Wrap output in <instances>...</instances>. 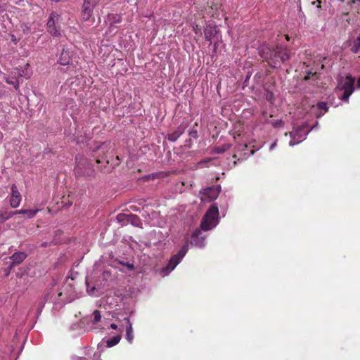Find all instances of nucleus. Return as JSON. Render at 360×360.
<instances>
[{"mask_svg": "<svg viewBox=\"0 0 360 360\" xmlns=\"http://www.w3.org/2000/svg\"><path fill=\"white\" fill-rule=\"evenodd\" d=\"M258 53L259 56L274 69L281 68V65L291 57L290 49L281 44L275 46L263 44L259 47Z\"/></svg>", "mask_w": 360, "mask_h": 360, "instance_id": "obj_1", "label": "nucleus"}, {"mask_svg": "<svg viewBox=\"0 0 360 360\" xmlns=\"http://www.w3.org/2000/svg\"><path fill=\"white\" fill-rule=\"evenodd\" d=\"M76 165L74 173L76 177H89L94 176L95 171L91 162L83 155L75 157Z\"/></svg>", "mask_w": 360, "mask_h": 360, "instance_id": "obj_2", "label": "nucleus"}, {"mask_svg": "<svg viewBox=\"0 0 360 360\" xmlns=\"http://www.w3.org/2000/svg\"><path fill=\"white\" fill-rule=\"evenodd\" d=\"M219 223V208L217 203H213L203 216L200 227L204 231H209Z\"/></svg>", "mask_w": 360, "mask_h": 360, "instance_id": "obj_3", "label": "nucleus"}, {"mask_svg": "<svg viewBox=\"0 0 360 360\" xmlns=\"http://www.w3.org/2000/svg\"><path fill=\"white\" fill-rule=\"evenodd\" d=\"M307 124H303L297 127H293L292 131L289 133L290 137V141L289 142L290 146H294L306 139L307 134L309 133V131H307Z\"/></svg>", "mask_w": 360, "mask_h": 360, "instance_id": "obj_4", "label": "nucleus"}, {"mask_svg": "<svg viewBox=\"0 0 360 360\" xmlns=\"http://www.w3.org/2000/svg\"><path fill=\"white\" fill-rule=\"evenodd\" d=\"M188 250V241L181 247L178 253L174 255L169 259L167 266L162 269V271H171L181 262Z\"/></svg>", "mask_w": 360, "mask_h": 360, "instance_id": "obj_5", "label": "nucleus"}, {"mask_svg": "<svg viewBox=\"0 0 360 360\" xmlns=\"http://www.w3.org/2000/svg\"><path fill=\"white\" fill-rule=\"evenodd\" d=\"M221 186L214 185L202 188L200 191V199L203 202H212L217 198L221 192Z\"/></svg>", "mask_w": 360, "mask_h": 360, "instance_id": "obj_6", "label": "nucleus"}, {"mask_svg": "<svg viewBox=\"0 0 360 360\" xmlns=\"http://www.w3.org/2000/svg\"><path fill=\"white\" fill-rule=\"evenodd\" d=\"M60 18V15L54 11H52L46 22V29L48 32L54 37H59L61 33L59 27L56 26V21Z\"/></svg>", "mask_w": 360, "mask_h": 360, "instance_id": "obj_7", "label": "nucleus"}, {"mask_svg": "<svg viewBox=\"0 0 360 360\" xmlns=\"http://www.w3.org/2000/svg\"><path fill=\"white\" fill-rule=\"evenodd\" d=\"M100 0H84L81 16L83 20L87 21L92 17L94 8L99 4Z\"/></svg>", "mask_w": 360, "mask_h": 360, "instance_id": "obj_8", "label": "nucleus"}, {"mask_svg": "<svg viewBox=\"0 0 360 360\" xmlns=\"http://www.w3.org/2000/svg\"><path fill=\"white\" fill-rule=\"evenodd\" d=\"M355 78L353 77L350 75H347L345 77L339 76L338 78V87L340 90L343 91H349L350 92H354V84Z\"/></svg>", "mask_w": 360, "mask_h": 360, "instance_id": "obj_9", "label": "nucleus"}, {"mask_svg": "<svg viewBox=\"0 0 360 360\" xmlns=\"http://www.w3.org/2000/svg\"><path fill=\"white\" fill-rule=\"evenodd\" d=\"M122 21V15L117 13H108L105 18L104 22L109 25L108 31L112 32L114 30L115 24L120 23Z\"/></svg>", "mask_w": 360, "mask_h": 360, "instance_id": "obj_10", "label": "nucleus"}, {"mask_svg": "<svg viewBox=\"0 0 360 360\" xmlns=\"http://www.w3.org/2000/svg\"><path fill=\"white\" fill-rule=\"evenodd\" d=\"M11 195L9 200L10 205L13 208L18 207L21 202V195L18 191L17 186L13 184L11 186Z\"/></svg>", "mask_w": 360, "mask_h": 360, "instance_id": "obj_11", "label": "nucleus"}, {"mask_svg": "<svg viewBox=\"0 0 360 360\" xmlns=\"http://www.w3.org/2000/svg\"><path fill=\"white\" fill-rule=\"evenodd\" d=\"M205 236H202V231L200 229L195 230L191 235V244L198 248H203L205 245Z\"/></svg>", "mask_w": 360, "mask_h": 360, "instance_id": "obj_12", "label": "nucleus"}, {"mask_svg": "<svg viewBox=\"0 0 360 360\" xmlns=\"http://www.w3.org/2000/svg\"><path fill=\"white\" fill-rule=\"evenodd\" d=\"M70 60L71 54L70 49L67 46H63L58 60V63L61 65H67L70 63Z\"/></svg>", "mask_w": 360, "mask_h": 360, "instance_id": "obj_13", "label": "nucleus"}, {"mask_svg": "<svg viewBox=\"0 0 360 360\" xmlns=\"http://www.w3.org/2000/svg\"><path fill=\"white\" fill-rule=\"evenodd\" d=\"M186 129V125L180 124L173 132L167 134V139L171 142H175L184 133Z\"/></svg>", "mask_w": 360, "mask_h": 360, "instance_id": "obj_14", "label": "nucleus"}, {"mask_svg": "<svg viewBox=\"0 0 360 360\" xmlns=\"http://www.w3.org/2000/svg\"><path fill=\"white\" fill-rule=\"evenodd\" d=\"M219 29L215 25H208L204 29L205 37L207 41L212 44V39L217 35Z\"/></svg>", "mask_w": 360, "mask_h": 360, "instance_id": "obj_15", "label": "nucleus"}, {"mask_svg": "<svg viewBox=\"0 0 360 360\" xmlns=\"http://www.w3.org/2000/svg\"><path fill=\"white\" fill-rule=\"evenodd\" d=\"M27 257V254L25 252H16L9 257L11 263L14 266L22 263Z\"/></svg>", "mask_w": 360, "mask_h": 360, "instance_id": "obj_16", "label": "nucleus"}, {"mask_svg": "<svg viewBox=\"0 0 360 360\" xmlns=\"http://www.w3.org/2000/svg\"><path fill=\"white\" fill-rule=\"evenodd\" d=\"M16 214L15 211L9 210L8 208L0 209V224L4 223L6 221L11 219L12 217Z\"/></svg>", "mask_w": 360, "mask_h": 360, "instance_id": "obj_17", "label": "nucleus"}, {"mask_svg": "<svg viewBox=\"0 0 360 360\" xmlns=\"http://www.w3.org/2000/svg\"><path fill=\"white\" fill-rule=\"evenodd\" d=\"M124 320L127 322L126 326V339L129 343H132L134 340L132 324L130 323L129 318L125 317Z\"/></svg>", "mask_w": 360, "mask_h": 360, "instance_id": "obj_18", "label": "nucleus"}, {"mask_svg": "<svg viewBox=\"0 0 360 360\" xmlns=\"http://www.w3.org/2000/svg\"><path fill=\"white\" fill-rule=\"evenodd\" d=\"M129 218L137 219V215L133 214L120 213L117 216V219L122 226L129 223Z\"/></svg>", "mask_w": 360, "mask_h": 360, "instance_id": "obj_19", "label": "nucleus"}, {"mask_svg": "<svg viewBox=\"0 0 360 360\" xmlns=\"http://www.w3.org/2000/svg\"><path fill=\"white\" fill-rule=\"evenodd\" d=\"M40 211V209H34V210H16V214H23L25 218L26 219H32L33 218L38 212Z\"/></svg>", "mask_w": 360, "mask_h": 360, "instance_id": "obj_20", "label": "nucleus"}, {"mask_svg": "<svg viewBox=\"0 0 360 360\" xmlns=\"http://www.w3.org/2000/svg\"><path fill=\"white\" fill-rule=\"evenodd\" d=\"M121 335L118 334L105 340L107 347H112L117 345L121 340Z\"/></svg>", "mask_w": 360, "mask_h": 360, "instance_id": "obj_21", "label": "nucleus"}, {"mask_svg": "<svg viewBox=\"0 0 360 360\" xmlns=\"http://www.w3.org/2000/svg\"><path fill=\"white\" fill-rule=\"evenodd\" d=\"M360 50V34L353 41L350 51L353 53H357Z\"/></svg>", "mask_w": 360, "mask_h": 360, "instance_id": "obj_22", "label": "nucleus"}, {"mask_svg": "<svg viewBox=\"0 0 360 360\" xmlns=\"http://www.w3.org/2000/svg\"><path fill=\"white\" fill-rule=\"evenodd\" d=\"M316 109L322 110L324 111V112H328V107L327 103L324 101L318 102L316 104Z\"/></svg>", "mask_w": 360, "mask_h": 360, "instance_id": "obj_23", "label": "nucleus"}, {"mask_svg": "<svg viewBox=\"0 0 360 360\" xmlns=\"http://www.w3.org/2000/svg\"><path fill=\"white\" fill-rule=\"evenodd\" d=\"M94 319L92 321L93 324L98 323L101 319V312L98 310H94L93 312Z\"/></svg>", "mask_w": 360, "mask_h": 360, "instance_id": "obj_24", "label": "nucleus"}, {"mask_svg": "<svg viewBox=\"0 0 360 360\" xmlns=\"http://www.w3.org/2000/svg\"><path fill=\"white\" fill-rule=\"evenodd\" d=\"M25 276H27V270L25 269L21 268L16 273V277L20 279L23 278L24 280H25L27 278V276L25 278Z\"/></svg>", "mask_w": 360, "mask_h": 360, "instance_id": "obj_25", "label": "nucleus"}, {"mask_svg": "<svg viewBox=\"0 0 360 360\" xmlns=\"http://www.w3.org/2000/svg\"><path fill=\"white\" fill-rule=\"evenodd\" d=\"M353 92H350L349 91H344L342 95L340 97V98L345 102H348L349 96L352 94Z\"/></svg>", "mask_w": 360, "mask_h": 360, "instance_id": "obj_26", "label": "nucleus"}, {"mask_svg": "<svg viewBox=\"0 0 360 360\" xmlns=\"http://www.w3.org/2000/svg\"><path fill=\"white\" fill-rule=\"evenodd\" d=\"M7 84L13 85L14 88L17 90L18 89V80L15 78H8L6 79Z\"/></svg>", "mask_w": 360, "mask_h": 360, "instance_id": "obj_27", "label": "nucleus"}, {"mask_svg": "<svg viewBox=\"0 0 360 360\" xmlns=\"http://www.w3.org/2000/svg\"><path fill=\"white\" fill-rule=\"evenodd\" d=\"M271 125L274 128H280L283 127L284 122L282 120H275L271 121Z\"/></svg>", "mask_w": 360, "mask_h": 360, "instance_id": "obj_28", "label": "nucleus"}, {"mask_svg": "<svg viewBox=\"0 0 360 360\" xmlns=\"http://www.w3.org/2000/svg\"><path fill=\"white\" fill-rule=\"evenodd\" d=\"M230 144H225L222 146L217 147L216 148V151L219 154L224 153L225 151H226L230 148Z\"/></svg>", "mask_w": 360, "mask_h": 360, "instance_id": "obj_29", "label": "nucleus"}, {"mask_svg": "<svg viewBox=\"0 0 360 360\" xmlns=\"http://www.w3.org/2000/svg\"><path fill=\"white\" fill-rule=\"evenodd\" d=\"M188 135L190 137L197 139L198 138V130L193 127L188 131Z\"/></svg>", "mask_w": 360, "mask_h": 360, "instance_id": "obj_30", "label": "nucleus"}, {"mask_svg": "<svg viewBox=\"0 0 360 360\" xmlns=\"http://www.w3.org/2000/svg\"><path fill=\"white\" fill-rule=\"evenodd\" d=\"M119 263L122 266H126L129 271H133L135 269L134 265L131 263L124 262V261H120Z\"/></svg>", "mask_w": 360, "mask_h": 360, "instance_id": "obj_31", "label": "nucleus"}, {"mask_svg": "<svg viewBox=\"0 0 360 360\" xmlns=\"http://www.w3.org/2000/svg\"><path fill=\"white\" fill-rule=\"evenodd\" d=\"M86 292L89 295H93L94 294V291L96 290V287H90L89 283L87 280H86Z\"/></svg>", "mask_w": 360, "mask_h": 360, "instance_id": "obj_32", "label": "nucleus"}, {"mask_svg": "<svg viewBox=\"0 0 360 360\" xmlns=\"http://www.w3.org/2000/svg\"><path fill=\"white\" fill-rule=\"evenodd\" d=\"M13 266L14 265L12 263H10V264L6 268L4 269L5 277H8L9 276Z\"/></svg>", "mask_w": 360, "mask_h": 360, "instance_id": "obj_33", "label": "nucleus"}, {"mask_svg": "<svg viewBox=\"0 0 360 360\" xmlns=\"http://www.w3.org/2000/svg\"><path fill=\"white\" fill-rule=\"evenodd\" d=\"M108 144H107L106 143H102L101 144L96 147V150H102V152H103L108 148Z\"/></svg>", "mask_w": 360, "mask_h": 360, "instance_id": "obj_34", "label": "nucleus"}, {"mask_svg": "<svg viewBox=\"0 0 360 360\" xmlns=\"http://www.w3.org/2000/svg\"><path fill=\"white\" fill-rule=\"evenodd\" d=\"M129 222H130L134 226H138L140 222V219L138 216H137V219L129 218Z\"/></svg>", "mask_w": 360, "mask_h": 360, "instance_id": "obj_35", "label": "nucleus"}, {"mask_svg": "<svg viewBox=\"0 0 360 360\" xmlns=\"http://www.w3.org/2000/svg\"><path fill=\"white\" fill-rule=\"evenodd\" d=\"M85 138L83 136H77L74 139V141H75L77 144L83 143L84 142Z\"/></svg>", "mask_w": 360, "mask_h": 360, "instance_id": "obj_36", "label": "nucleus"}, {"mask_svg": "<svg viewBox=\"0 0 360 360\" xmlns=\"http://www.w3.org/2000/svg\"><path fill=\"white\" fill-rule=\"evenodd\" d=\"M321 0H316L314 1H313L311 4L312 5L315 6L317 9H318V11H319V9L321 8Z\"/></svg>", "mask_w": 360, "mask_h": 360, "instance_id": "obj_37", "label": "nucleus"}, {"mask_svg": "<svg viewBox=\"0 0 360 360\" xmlns=\"http://www.w3.org/2000/svg\"><path fill=\"white\" fill-rule=\"evenodd\" d=\"M307 73V76L304 77V79L305 80H308L309 79V75H316V72H312V71L311 70H308L306 72Z\"/></svg>", "mask_w": 360, "mask_h": 360, "instance_id": "obj_38", "label": "nucleus"}, {"mask_svg": "<svg viewBox=\"0 0 360 360\" xmlns=\"http://www.w3.org/2000/svg\"><path fill=\"white\" fill-rule=\"evenodd\" d=\"M72 205V201H70L68 200V202H65L64 205H63V207H70L71 205Z\"/></svg>", "mask_w": 360, "mask_h": 360, "instance_id": "obj_39", "label": "nucleus"}, {"mask_svg": "<svg viewBox=\"0 0 360 360\" xmlns=\"http://www.w3.org/2000/svg\"><path fill=\"white\" fill-rule=\"evenodd\" d=\"M191 145H192V142H191V139H188L186 141V143H185L186 146H187L188 148H191Z\"/></svg>", "mask_w": 360, "mask_h": 360, "instance_id": "obj_40", "label": "nucleus"}, {"mask_svg": "<svg viewBox=\"0 0 360 360\" xmlns=\"http://www.w3.org/2000/svg\"><path fill=\"white\" fill-rule=\"evenodd\" d=\"M276 142H277V140H276L274 143H272L269 147V150H272L274 149V148L276 147Z\"/></svg>", "mask_w": 360, "mask_h": 360, "instance_id": "obj_41", "label": "nucleus"}, {"mask_svg": "<svg viewBox=\"0 0 360 360\" xmlns=\"http://www.w3.org/2000/svg\"><path fill=\"white\" fill-rule=\"evenodd\" d=\"M273 93L272 92H270L269 94V95L266 96V99L269 100V101H271V99L273 98Z\"/></svg>", "mask_w": 360, "mask_h": 360, "instance_id": "obj_42", "label": "nucleus"}, {"mask_svg": "<svg viewBox=\"0 0 360 360\" xmlns=\"http://www.w3.org/2000/svg\"><path fill=\"white\" fill-rule=\"evenodd\" d=\"M314 113H315V115H316V117L317 118H319V117H321V116L323 115V113H322V112H315L314 111Z\"/></svg>", "mask_w": 360, "mask_h": 360, "instance_id": "obj_43", "label": "nucleus"}, {"mask_svg": "<svg viewBox=\"0 0 360 360\" xmlns=\"http://www.w3.org/2000/svg\"><path fill=\"white\" fill-rule=\"evenodd\" d=\"M319 125V122H316L315 124L311 127V129L309 130V131L317 127Z\"/></svg>", "mask_w": 360, "mask_h": 360, "instance_id": "obj_44", "label": "nucleus"}, {"mask_svg": "<svg viewBox=\"0 0 360 360\" xmlns=\"http://www.w3.org/2000/svg\"><path fill=\"white\" fill-rule=\"evenodd\" d=\"M110 328L112 329L116 330L117 328V325H116L115 323H111L110 324Z\"/></svg>", "mask_w": 360, "mask_h": 360, "instance_id": "obj_45", "label": "nucleus"}, {"mask_svg": "<svg viewBox=\"0 0 360 360\" xmlns=\"http://www.w3.org/2000/svg\"><path fill=\"white\" fill-rule=\"evenodd\" d=\"M250 77V75H248V76L246 77V78H245V81H244V82H243V84H245L248 82V80H249Z\"/></svg>", "mask_w": 360, "mask_h": 360, "instance_id": "obj_46", "label": "nucleus"}, {"mask_svg": "<svg viewBox=\"0 0 360 360\" xmlns=\"http://www.w3.org/2000/svg\"><path fill=\"white\" fill-rule=\"evenodd\" d=\"M77 360H89L87 358L85 357H77Z\"/></svg>", "mask_w": 360, "mask_h": 360, "instance_id": "obj_47", "label": "nucleus"}, {"mask_svg": "<svg viewBox=\"0 0 360 360\" xmlns=\"http://www.w3.org/2000/svg\"><path fill=\"white\" fill-rule=\"evenodd\" d=\"M357 87L360 88V77H359V79L357 80Z\"/></svg>", "mask_w": 360, "mask_h": 360, "instance_id": "obj_48", "label": "nucleus"}, {"mask_svg": "<svg viewBox=\"0 0 360 360\" xmlns=\"http://www.w3.org/2000/svg\"><path fill=\"white\" fill-rule=\"evenodd\" d=\"M217 48V43H215L214 45V51H216Z\"/></svg>", "mask_w": 360, "mask_h": 360, "instance_id": "obj_49", "label": "nucleus"}, {"mask_svg": "<svg viewBox=\"0 0 360 360\" xmlns=\"http://www.w3.org/2000/svg\"><path fill=\"white\" fill-rule=\"evenodd\" d=\"M96 162H97V163H98V164H100V163H101V162H102V160H101V159L98 158V159L96 160Z\"/></svg>", "mask_w": 360, "mask_h": 360, "instance_id": "obj_50", "label": "nucleus"}, {"mask_svg": "<svg viewBox=\"0 0 360 360\" xmlns=\"http://www.w3.org/2000/svg\"><path fill=\"white\" fill-rule=\"evenodd\" d=\"M41 246L46 247L47 246V243H42Z\"/></svg>", "mask_w": 360, "mask_h": 360, "instance_id": "obj_51", "label": "nucleus"}, {"mask_svg": "<svg viewBox=\"0 0 360 360\" xmlns=\"http://www.w3.org/2000/svg\"><path fill=\"white\" fill-rule=\"evenodd\" d=\"M285 39L287 41H289L290 40V37L288 35H285Z\"/></svg>", "mask_w": 360, "mask_h": 360, "instance_id": "obj_52", "label": "nucleus"}, {"mask_svg": "<svg viewBox=\"0 0 360 360\" xmlns=\"http://www.w3.org/2000/svg\"><path fill=\"white\" fill-rule=\"evenodd\" d=\"M99 169H100L101 171L105 172V170L104 169H103V168H99ZM106 172H108V170H106Z\"/></svg>", "mask_w": 360, "mask_h": 360, "instance_id": "obj_53", "label": "nucleus"}, {"mask_svg": "<svg viewBox=\"0 0 360 360\" xmlns=\"http://www.w3.org/2000/svg\"><path fill=\"white\" fill-rule=\"evenodd\" d=\"M48 296H49V295H45V299L46 300V301L48 300V298H47Z\"/></svg>", "mask_w": 360, "mask_h": 360, "instance_id": "obj_54", "label": "nucleus"}, {"mask_svg": "<svg viewBox=\"0 0 360 360\" xmlns=\"http://www.w3.org/2000/svg\"><path fill=\"white\" fill-rule=\"evenodd\" d=\"M61 295H62V292H59V293H58V296L60 297V296H61Z\"/></svg>", "mask_w": 360, "mask_h": 360, "instance_id": "obj_55", "label": "nucleus"}, {"mask_svg": "<svg viewBox=\"0 0 360 360\" xmlns=\"http://www.w3.org/2000/svg\"><path fill=\"white\" fill-rule=\"evenodd\" d=\"M41 308H42V307L44 306V303H41Z\"/></svg>", "mask_w": 360, "mask_h": 360, "instance_id": "obj_56", "label": "nucleus"}, {"mask_svg": "<svg viewBox=\"0 0 360 360\" xmlns=\"http://www.w3.org/2000/svg\"><path fill=\"white\" fill-rule=\"evenodd\" d=\"M105 163H106V164H108V163H109V161H108V160H106V161H105Z\"/></svg>", "mask_w": 360, "mask_h": 360, "instance_id": "obj_57", "label": "nucleus"}]
</instances>
